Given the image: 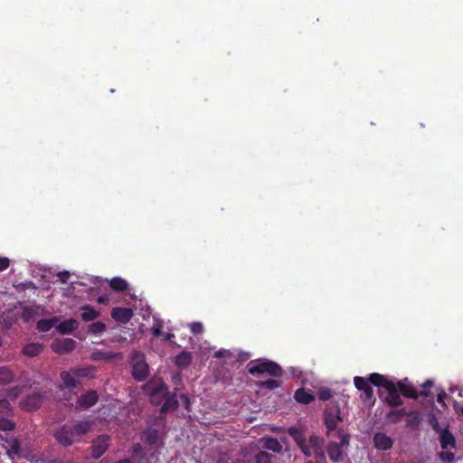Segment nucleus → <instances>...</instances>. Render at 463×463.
<instances>
[{
	"mask_svg": "<svg viewBox=\"0 0 463 463\" xmlns=\"http://www.w3.org/2000/svg\"><path fill=\"white\" fill-rule=\"evenodd\" d=\"M288 434L295 440L306 457H311L314 454L318 462L326 461L323 438L312 434L307 439L304 432L297 427H289Z\"/></svg>",
	"mask_w": 463,
	"mask_h": 463,
	"instance_id": "nucleus-1",
	"label": "nucleus"
},
{
	"mask_svg": "<svg viewBox=\"0 0 463 463\" xmlns=\"http://www.w3.org/2000/svg\"><path fill=\"white\" fill-rule=\"evenodd\" d=\"M91 428L89 420H75L67 422L54 430L55 441L62 447H70L79 441Z\"/></svg>",
	"mask_w": 463,
	"mask_h": 463,
	"instance_id": "nucleus-2",
	"label": "nucleus"
},
{
	"mask_svg": "<svg viewBox=\"0 0 463 463\" xmlns=\"http://www.w3.org/2000/svg\"><path fill=\"white\" fill-rule=\"evenodd\" d=\"M369 381L376 387L384 388L387 391V396L384 402L392 408H395L403 404V401L400 396V392L396 383L388 380L384 375L378 373H373L369 375Z\"/></svg>",
	"mask_w": 463,
	"mask_h": 463,
	"instance_id": "nucleus-3",
	"label": "nucleus"
},
{
	"mask_svg": "<svg viewBox=\"0 0 463 463\" xmlns=\"http://www.w3.org/2000/svg\"><path fill=\"white\" fill-rule=\"evenodd\" d=\"M248 372L252 375L268 373L273 377H280L283 374L282 368L275 362L267 359H257L250 361L248 365Z\"/></svg>",
	"mask_w": 463,
	"mask_h": 463,
	"instance_id": "nucleus-4",
	"label": "nucleus"
},
{
	"mask_svg": "<svg viewBox=\"0 0 463 463\" xmlns=\"http://www.w3.org/2000/svg\"><path fill=\"white\" fill-rule=\"evenodd\" d=\"M146 392L150 396L152 401L155 402L162 401L165 395L168 394V387L161 381L150 382L146 385Z\"/></svg>",
	"mask_w": 463,
	"mask_h": 463,
	"instance_id": "nucleus-5",
	"label": "nucleus"
},
{
	"mask_svg": "<svg viewBox=\"0 0 463 463\" xmlns=\"http://www.w3.org/2000/svg\"><path fill=\"white\" fill-rule=\"evenodd\" d=\"M110 438L109 435L102 434L98 436L91 443V456L93 458H99L109 447Z\"/></svg>",
	"mask_w": 463,
	"mask_h": 463,
	"instance_id": "nucleus-6",
	"label": "nucleus"
},
{
	"mask_svg": "<svg viewBox=\"0 0 463 463\" xmlns=\"http://www.w3.org/2000/svg\"><path fill=\"white\" fill-rule=\"evenodd\" d=\"M60 378L61 380V383L59 385V390L61 392L68 390L70 392H71L74 389H77L80 386V380L76 378L71 369L69 371L61 372Z\"/></svg>",
	"mask_w": 463,
	"mask_h": 463,
	"instance_id": "nucleus-7",
	"label": "nucleus"
},
{
	"mask_svg": "<svg viewBox=\"0 0 463 463\" xmlns=\"http://www.w3.org/2000/svg\"><path fill=\"white\" fill-rule=\"evenodd\" d=\"M76 347V342L71 338L54 339L51 344L52 350L58 354L71 353Z\"/></svg>",
	"mask_w": 463,
	"mask_h": 463,
	"instance_id": "nucleus-8",
	"label": "nucleus"
},
{
	"mask_svg": "<svg viewBox=\"0 0 463 463\" xmlns=\"http://www.w3.org/2000/svg\"><path fill=\"white\" fill-rule=\"evenodd\" d=\"M99 400V396L96 391L89 390L85 393L80 395L77 398L76 403L71 404L75 409H89L94 406Z\"/></svg>",
	"mask_w": 463,
	"mask_h": 463,
	"instance_id": "nucleus-9",
	"label": "nucleus"
},
{
	"mask_svg": "<svg viewBox=\"0 0 463 463\" xmlns=\"http://www.w3.org/2000/svg\"><path fill=\"white\" fill-rule=\"evenodd\" d=\"M343 420L341 411L338 406L330 411H326L324 413V423L327 430V433L335 430L339 422Z\"/></svg>",
	"mask_w": 463,
	"mask_h": 463,
	"instance_id": "nucleus-10",
	"label": "nucleus"
},
{
	"mask_svg": "<svg viewBox=\"0 0 463 463\" xmlns=\"http://www.w3.org/2000/svg\"><path fill=\"white\" fill-rule=\"evenodd\" d=\"M399 392L406 398L418 399L419 397H429V392L425 390L416 391L411 384H407L402 381L396 383Z\"/></svg>",
	"mask_w": 463,
	"mask_h": 463,
	"instance_id": "nucleus-11",
	"label": "nucleus"
},
{
	"mask_svg": "<svg viewBox=\"0 0 463 463\" xmlns=\"http://www.w3.org/2000/svg\"><path fill=\"white\" fill-rule=\"evenodd\" d=\"M43 396L39 392L27 395L21 401V406L24 411H32L37 410L43 403Z\"/></svg>",
	"mask_w": 463,
	"mask_h": 463,
	"instance_id": "nucleus-12",
	"label": "nucleus"
},
{
	"mask_svg": "<svg viewBox=\"0 0 463 463\" xmlns=\"http://www.w3.org/2000/svg\"><path fill=\"white\" fill-rule=\"evenodd\" d=\"M373 443L378 450H389L393 446V439L383 432H377L373 437Z\"/></svg>",
	"mask_w": 463,
	"mask_h": 463,
	"instance_id": "nucleus-13",
	"label": "nucleus"
},
{
	"mask_svg": "<svg viewBox=\"0 0 463 463\" xmlns=\"http://www.w3.org/2000/svg\"><path fill=\"white\" fill-rule=\"evenodd\" d=\"M134 316V312L129 307H113L111 310V317L119 323H128Z\"/></svg>",
	"mask_w": 463,
	"mask_h": 463,
	"instance_id": "nucleus-14",
	"label": "nucleus"
},
{
	"mask_svg": "<svg viewBox=\"0 0 463 463\" xmlns=\"http://www.w3.org/2000/svg\"><path fill=\"white\" fill-rule=\"evenodd\" d=\"M148 365L144 359H138L132 364V376L138 382L146 380L148 375Z\"/></svg>",
	"mask_w": 463,
	"mask_h": 463,
	"instance_id": "nucleus-15",
	"label": "nucleus"
},
{
	"mask_svg": "<svg viewBox=\"0 0 463 463\" xmlns=\"http://www.w3.org/2000/svg\"><path fill=\"white\" fill-rule=\"evenodd\" d=\"M439 437V443L443 449H452L456 448V439L448 428L442 429L437 432Z\"/></svg>",
	"mask_w": 463,
	"mask_h": 463,
	"instance_id": "nucleus-16",
	"label": "nucleus"
},
{
	"mask_svg": "<svg viewBox=\"0 0 463 463\" xmlns=\"http://www.w3.org/2000/svg\"><path fill=\"white\" fill-rule=\"evenodd\" d=\"M354 386L359 390L363 391L364 393V397L367 400H371L373 397V390L371 386V382L368 379H365L361 376H355L354 378Z\"/></svg>",
	"mask_w": 463,
	"mask_h": 463,
	"instance_id": "nucleus-17",
	"label": "nucleus"
},
{
	"mask_svg": "<svg viewBox=\"0 0 463 463\" xmlns=\"http://www.w3.org/2000/svg\"><path fill=\"white\" fill-rule=\"evenodd\" d=\"M162 400H164V403L160 409L161 414H165L168 411H175L178 408L179 402L176 393H171L168 392V394L165 395Z\"/></svg>",
	"mask_w": 463,
	"mask_h": 463,
	"instance_id": "nucleus-18",
	"label": "nucleus"
},
{
	"mask_svg": "<svg viewBox=\"0 0 463 463\" xmlns=\"http://www.w3.org/2000/svg\"><path fill=\"white\" fill-rule=\"evenodd\" d=\"M79 326V322L74 318L66 319L56 325V330L61 335L72 333Z\"/></svg>",
	"mask_w": 463,
	"mask_h": 463,
	"instance_id": "nucleus-19",
	"label": "nucleus"
},
{
	"mask_svg": "<svg viewBox=\"0 0 463 463\" xmlns=\"http://www.w3.org/2000/svg\"><path fill=\"white\" fill-rule=\"evenodd\" d=\"M327 454L333 462H339L343 460V448L336 442H330L327 445Z\"/></svg>",
	"mask_w": 463,
	"mask_h": 463,
	"instance_id": "nucleus-20",
	"label": "nucleus"
},
{
	"mask_svg": "<svg viewBox=\"0 0 463 463\" xmlns=\"http://www.w3.org/2000/svg\"><path fill=\"white\" fill-rule=\"evenodd\" d=\"M295 400L301 404H309L315 400V396L304 388H299L295 392Z\"/></svg>",
	"mask_w": 463,
	"mask_h": 463,
	"instance_id": "nucleus-21",
	"label": "nucleus"
},
{
	"mask_svg": "<svg viewBox=\"0 0 463 463\" xmlns=\"http://www.w3.org/2000/svg\"><path fill=\"white\" fill-rule=\"evenodd\" d=\"M59 321L58 317H52L48 319H40L36 324V329L39 332L46 333L50 331L53 326L56 327V323Z\"/></svg>",
	"mask_w": 463,
	"mask_h": 463,
	"instance_id": "nucleus-22",
	"label": "nucleus"
},
{
	"mask_svg": "<svg viewBox=\"0 0 463 463\" xmlns=\"http://www.w3.org/2000/svg\"><path fill=\"white\" fill-rule=\"evenodd\" d=\"M43 350V344L30 343L23 348V354L28 357H35L39 355Z\"/></svg>",
	"mask_w": 463,
	"mask_h": 463,
	"instance_id": "nucleus-23",
	"label": "nucleus"
},
{
	"mask_svg": "<svg viewBox=\"0 0 463 463\" xmlns=\"http://www.w3.org/2000/svg\"><path fill=\"white\" fill-rule=\"evenodd\" d=\"M143 434H144L145 440L148 445L153 446V445L158 444V442L160 440V435H159L158 430L154 429L152 427H148L144 431Z\"/></svg>",
	"mask_w": 463,
	"mask_h": 463,
	"instance_id": "nucleus-24",
	"label": "nucleus"
},
{
	"mask_svg": "<svg viewBox=\"0 0 463 463\" xmlns=\"http://www.w3.org/2000/svg\"><path fill=\"white\" fill-rule=\"evenodd\" d=\"M99 317V312L96 311L90 305H85L81 307L80 317L85 322L93 321Z\"/></svg>",
	"mask_w": 463,
	"mask_h": 463,
	"instance_id": "nucleus-25",
	"label": "nucleus"
},
{
	"mask_svg": "<svg viewBox=\"0 0 463 463\" xmlns=\"http://www.w3.org/2000/svg\"><path fill=\"white\" fill-rule=\"evenodd\" d=\"M14 379V372L7 366H0V385H7Z\"/></svg>",
	"mask_w": 463,
	"mask_h": 463,
	"instance_id": "nucleus-26",
	"label": "nucleus"
},
{
	"mask_svg": "<svg viewBox=\"0 0 463 463\" xmlns=\"http://www.w3.org/2000/svg\"><path fill=\"white\" fill-rule=\"evenodd\" d=\"M263 448L271 450L276 453H279L282 451V445L276 438H265L263 439Z\"/></svg>",
	"mask_w": 463,
	"mask_h": 463,
	"instance_id": "nucleus-27",
	"label": "nucleus"
},
{
	"mask_svg": "<svg viewBox=\"0 0 463 463\" xmlns=\"http://www.w3.org/2000/svg\"><path fill=\"white\" fill-rule=\"evenodd\" d=\"M109 287L116 292H123L128 289V283L120 277H114L109 281Z\"/></svg>",
	"mask_w": 463,
	"mask_h": 463,
	"instance_id": "nucleus-28",
	"label": "nucleus"
},
{
	"mask_svg": "<svg viewBox=\"0 0 463 463\" xmlns=\"http://www.w3.org/2000/svg\"><path fill=\"white\" fill-rule=\"evenodd\" d=\"M421 415L420 412L411 411L407 413V421L406 425L407 427L417 429L421 421Z\"/></svg>",
	"mask_w": 463,
	"mask_h": 463,
	"instance_id": "nucleus-29",
	"label": "nucleus"
},
{
	"mask_svg": "<svg viewBox=\"0 0 463 463\" xmlns=\"http://www.w3.org/2000/svg\"><path fill=\"white\" fill-rule=\"evenodd\" d=\"M407 411L405 408H402L399 410H392L386 415L387 420L392 423H397L401 421V420L407 416Z\"/></svg>",
	"mask_w": 463,
	"mask_h": 463,
	"instance_id": "nucleus-30",
	"label": "nucleus"
},
{
	"mask_svg": "<svg viewBox=\"0 0 463 463\" xmlns=\"http://www.w3.org/2000/svg\"><path fill=\"white\" fill-rule=\"evenodd\" d=\"M76 378H93V368L92 367H75L71 369Z\"/></svg>",
	"mask_w": 463,
	"mask_h": 463,
	"instance_id": "nucleus-31",
	"label": "nucleus"
},
{
	"mask_svg": "<svg viewBox=\"0 0 463 463\" xmlns=\"http://www.w3.org/2000/svg\"><path fill=\"white\" fill-rule=\"evenodd\" d=\"M192 362L191 353L183 351L175 356V364L179 367L185 368Z\"/></svg>",
	"mask_w": 463,
	"mask_h": 463,
	"instance_id": "nucleus-32",
	"label": "nucleus"
},
{
	"mask_svg": "<svg viewBox=\"0 0 463 463\" xmlns=\"http://www.w3.org/2000/svg\"><path fill=\"white\" fill-rule=\"evenodd\" d=\"M426 417L427 422L431 426V428L436 433L442 430V428L439 425V420L434 412H428Z\"/></svg>",
	"mask_w": 463,
	"mask_h": 463,
	"instance_id": "nucleus-33",
	"label": "nucleus"
},
{
	"mask_svg": "<svg viewBox=\"0 0 463 463\" xmlns=\"http://www.w3.org/2000/svg\"><path fill=\"white\" fill-rule=\"evenodd\" d=\"M105 323L97 321L89 326V332L94 335H99L106 330Z\"/></svg>",
	"mask_w": 463,
	"mask_h": 463,
	"instance_id": "nucleus-34",
	"label": "nucleus"
},
{
	"mask_svg": "<svg viewBox=\"0 0 463 463\" xmlns=\"http://www.w3.org/2000/svg\"><path fill=\"white\" fill-rule=\"evenodd\" d=\"M272 455L267 451H260L254 457V463H271Z\"/></svg>",
	"mask_w": 463,
	"mask_h": 463,
	"instance_id": "nucleus-35",
	"label": "nucleus"
},
{
	"mask_svg": "<svg viewBox=\"0 0 463 463\" xmlns=\"http://www.w3.org/2000/svg\"><path fill=\"white\" fill-rule=\"evenodd\" d=\"M280 382L275 379H268L266 381L260 382L258 383L259 387L266 388L269 390H274L278 387H279Z\"/></svg>",
	"mask_w": 463,
	"mask_h": 463,
	"instance_id": "nucleus-36",
	"label": "nucleus"
},
{
	"mask_svg": "<svg viewBox=\"0 0 463 463\" xmlns=\"http://www.w3.org/2000/svg\"><path fill=\"white\" fill-rule=\"evenodd\" d=\"M337 437L340 439L339 445H341L342 448L347 447L350 442V435L344 430L343 429H340L337 430Z\"/></svg>",
	"mask_w": 463,
	"mask_h": 463,
	"instance_id": "nucleus-37",
	"label": "nucleus"
},
{
	"mask_svg": "<svg viewBox=\"0 0 463 463\" xmlns=\"http://www.w3.org/2000/svg\"><path fill=\"white\" fill-rule=\"evenodd\" d=\"M114 357L111 352L96 351L92 354L93 360H109Z\"/></svg>",
	"mask_w": 463,
	"mask_h": 463,
	"instance_id": "nucleus-38",
	"label": "nucleus"
},
{
	"mask_svg": "<svg viewBox=\"0 0 463 463\" xmlns=\"http://www.w3.org/2000/svg\"><path fill=\"white\" fill-rule=\"evenodd\" d=\"M15 428V424L7 420V419H5V418H1L0 419V430H3V431H11L13 430H14Z\"/></svg>",
	"mask_w": 463,
	"mask_h": 463,
	"instance_id": "nucleus-39",
	"label": "nucleus"
},
{
	"mask_svg": "<svg viewBox=\"0 0 463 463\" xmlns=\"http://www.w3.org/2000/svg\"><path fill=\"white\" fill-rule=\"evenodd\" d=\"M317 395L319 400L326 402L333 397V392L328 388H322L318 391Z\"/></svg>",
	"mask_w": 463,
	"mask_h": 463,
	"instance_id": "nucleus-40",
	"label": "nucleus"
},
{
	"mask_svg": "<svg viewBox=\"0 0 463 463\" xmlns=\"http://www.w3.org/2000/svg\"><path fill=\"white\" fill-rule=\"evenodd\" d=\"M439 458L442 461L447 462V463H454V461H455L454 453L449 452V451L441 452L439 454Z\"/></svg>",
	"mask_w": 463,
	"mask_h": 463,
	"instance_id": "nucleus-41",
	"label": "nucleus"
},
{
	"mask_svg": "<svg viewBox=\"0 0 463 463\" xmlns=\"http://www.w3.org/2000/svg\"><path fill=\"white\" fill-rule=\"evenodd\" d=\"M190 330L194 335H199L203 333V326L200 322H193L190 325Z\"/></svg>",
	"mask_w": 463,
	"mask_h": 463,
	"instance_id": "nucleus-42",
	"label": "nucleus"
},
{
	"mask_svg": "<svg viewBox=\"0 0 463 463\" xmlns=\"http://www.w3.org/2000/svg\"><path fill=\"white\" fill-rule=\"evenodd\" d=\"M216 358H231L232 353L229 350L220 349L214 354Z\"/></svg>",
	"mask_w": 463,
	"mask_h": 463,
	"instance_id": "nucleus-43",
	"label": "nucleus"
},
{
	"mask_svg": "<svg viewBox=\"0 0 463 463\" xmlns=\"http://www.w3.org/2000/svg\"><path fill=\"white\" fill-rule=\"evenodd\" d=\"M10 454L12 455H15V456H20V444L18 441L14 440L12 445H11V449H10Z\"/></svg>",
	"mask_w": 463,
	"mask_h": 463,
	"instance_id": "nucleus-44",
	"label": "nucleus"
},
{
	"mask_svg": "<svg viewBox=\"0 0 463 463\" xmlns=\"http://www.w3.org/2000/svg\"><path fill=\"white\" fill-rule=\"evenodd\" d=\"M10 265V260L6 257H0V272L5 270Z\"/></svg>",
	"mask_w": 463,
	"mask_h": 463,
	"instance_id": "nucleus-45",
	"label": "nucleus"
},
{
	"mask_svg": "<svg viewBox=\"0 0 463 463\" xmlns=\"http://www.w3.org/2000/svg\"><path fill=\"white\" fill-rule=\"evenodd\" d=\"M447 398V393L444 390H440V392L437 394V402L442 406L446 407L445 399Z\"/></svg>",
	"mask_w": 463,
	"mask_h": 463,
	"instance_id": "nucleus-46",
	"label": "nucleus"
},
{
	"mask_svg": "<svg viewBox=\"0 0 463 463\" xmlns=\"http://www.w3.org/2000/svg\"><path fill=\"white\" fill-rule=\"evenodd\" d=\"M58 278L61 283H67V280L69 279L71 274L67 270H63L58 273Z\"/></svg>",
	"mask_w": 463,
	"mask_h": 463,
	"instance_id": "nucleus-47",
	"label": "nucleus"
},
{
	"mask_svg": "<svg viewBox=\"0 0 463 463\" xmlns=\"http://www.w3.org/2000/svg\"><path fill=\"white\" fill-rule=\"evenodd\" d=\"M434 385V381L431 380V379H428L426 380L422 384H421V387H422V390H425L427 391L429 393H430V389L431 387H433Z\"/></svg>",
	"mask_w": 463,
	"mask_h": 463,
	"instance_id": "nucleus-48",
	"label": "nucleus"
},
{
	"mask_svg": "<svg viewBox=\"0 0 463 463\" xmlns=\"http://www.w3.org/2000/svg\"><path fill=\"white\" fill-rule=\"evenodd\" d=\"M33 309L31 307H24V320H29L33 316Z\"/></svg>",
	"mask_w": 463,
	"mask_h": 463,
	"instance_id": "nucleus-49",
	"label": "nucleus"
},
{
	"mask_svg": "<svg viewBox=\"0 0 463 463\" xmlns=\"http://www.w3.org/2000/svg\"><path fill=\"white\" fill-rule=\"evenodd\" d=\"M0 409H2L4 411L11 410L10 402L5 399L0 400Z\"/></svg>",
	"mask_w": 463,
	"mask_h": 463,
	"instance_id": "nucleus-50",
	"label": "nucleus"
},
{
	"mask_svg": "<svg viewBox=\"0 0 463 463\" xmlns=\"http://www.w3.org/2000/svg\"><path fill=\"white\" fill-rule=\"evenodd\" d=\"M161 327H162V326H161L160 325H156V326L155 325V326H153V327H152V329H151V330H152V334H153V335H154V336H156V337H157V336H159V335H162V329H161Z\"/></svg>",
	"mask_w": 463,
	"mask_h": 463,
	"instance_id": "nucleus-51",
	"label": "nucleus"
},
{
	"mask_svg": "<svg viewBox=\"0 0 463 463\" xmlns=\"http://www.w3.org/2000/svg\"><path fill=\"white\" fill-rule=\"evenodd\" d=\"M182 402H184V406H185V409L187 411H190V399L189 397L186 395V394H182L180 396Z\"/></svg>",
	"mask_w": 463,
	"mask_h": 463,
	"instance_id": "nucleus-52",
	"label": "nucleus"
},
{
	"mask_svg": "<svg viewBox=\"0 0 463 463\" xmlns=\"http://www.w3.org/2000/svg\"><path fill=\"white\" fill-rule=\"evenodd\" d=\"M19 393H20V388L17 386L10 389L8 392V395L13 396V397H17Z\"/></svg>",
	"mask_w": 463,
	"mask_h": 463,
	"instance_id": "nucleus-53",
	"label": "nucleus"
},
{
	"mask_svg": "<svg viewBox=\"0 0 463 463\" xmlns=\"http://www.w3.org/2000/svg\"><path fill=\"white\" fill-rule=\"evenodd\" d=\"M97 301L99 304H107L109 302V297L107 295L99 296Z\"/></svg>",
	"mask_w": 463,
	"mask_h": 463,
	"instance_id": "nucleus-54",
	"label": "nucleus"
},
{
	"mask_svg": "<svg viewBox=\"0 0 463 463\" xmlns=\"http://www.w3.org/2000/svg\"><path fill=\"white\" fill-rule=\"evenodd\" d=\"M174 336H175V335H174V334H172V333H168V334H166V335H165V340H169V339H171V338H172V337H174Z\"/></svg>",
	"mask_w": 463,
	"mask_h": 463,
	"instance_id": "nucleus-55",
	"label": "nucleus"
},
{
	"mask_svg": "<svg viewBox=\"0 0 463 463\" xmlns=\"http://www.w3.org/2000/svg\"><path fill=\"white\" fill-rule=\"evenodd\" d=\"M115 463H130V461H129V459L125 458V459L118 460V461L115 462Z\"/></svg>",
	"mask_w": 463,
	"mask_h": 463,
	"instance_id": "nucleus-56",
	"label": "nucleus"
},
{
	"mask_svg": "<svg viewBox=\"0 0 463 463\" xmlns=\"http://www.w3.org/2000/svg\"><path fill=\"white\" fill-rule=\"evenodd\" d=\"M156 420L160 421V423H162L164 419L162 417H159V418H156Z\"/></svg>",
	"mask_w": 463,
	"mask_h": 463,
	"instance_id": "nucleus-57",
	"label": "nucleus"
},
{
	"mask_svg": "<svg viewBox=\"0 0 463 463\" xmlns=\"http://www.w3.org/2000/svg\"><path fill=\"white\" fill-rule=\"evenodd\" d=\"M307 463H314L312 460L307 461Z\"/></svg>",
	"mask_w": 463,
	"mask_h": 463,
	"instance_id": "nucleus-58",
	"label": "nucleus"
},
{
	"mask_svg": "<svg viewBox=\"0 0 463 463\" xmlns=\"http://www.w3.org/2000/svg\"><path fill=\"white\" fill-rule=\"evenodd\" d=\"M461 413L463 414V407L461 408Z\"/></svg>",
	"mask_w": 463,
	"mask_h": 463,
	"instance_id": "nucleus-59",
	"label": "nucleus"
}]
</instances>
